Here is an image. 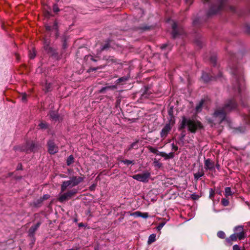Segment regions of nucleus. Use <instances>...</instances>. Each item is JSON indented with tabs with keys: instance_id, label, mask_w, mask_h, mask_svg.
Returning <instances> with one entry per match:
<instances>
[{
	"instance_id": "c9c22d12",
	"label": "nucleus",
	"mask_w": 250,
	"mask_h": 250,
	"mask_svg": "<svg viewBox=\"0 0 250 250\" xmlns=\"http://www.w3.org/2000/svg\"><path fill=\"white\" fill-rule=\"evenodd\" d=\"M214 191L212 189H210V192H209L210 198H212L214 196Z\"/></svg>"
},
{
	"instance_id": "1a4fd4ad",
	"label": "nucleus",
	"mask_w": 250,
	"mask_h": 250,
	"mask_svg": "<svg viewBox=\"0 0 250 250\" xmlns=\"http://www.w3.org/2000/svg\"><path fill=\"white\" fill-rule=\"evenodd\" d=\"M245 233L243 226H238L234 228L233 234H244Z\"/></svg>"
},
{
	"instance_id": "0eeeda50",
	"label": "nucleus",
	"mask_w": 250,
	"mask_h": 250,
	"mask_svg": "<svg viewBox=\"0 0 250 250\" xmlns=\"http://www.w3.org/2000/svg\"><path fill=\"white\" fill-rule=\"evenodd\" d=\"M47 144L48 150L50 154H54L58 152V148L52 141H49Z\"/></svg>"
},
{
	"instance_id": "4c0bfd02",
	"label": "nucleus",
	"mask_w": 250,
	"mask_h": 250,
	"mask_svg": "<svg viewBox=\"0 0 250 250\" xmlns=\"http://www.w3.org/2000/svg\"><path fill=\"white\" fill-rule=\"evenodd\" d=\"M136 145H137L136 142H134V143H132L130 145V147H129L128 150H130L131 149L134 148L135 146H136Z\"/></svg>"
},
{
	"instance_id": "aec40b11",
	"label": "nucleus",
	"mask_w": 250,
	"mask_h": 250,
	"mask_svg": "<svg viewBox=\"0 0 250 250\" xmlns=\"http://www.w3.org/2000/svg\"><path fill=\"white\" fill-rule=\"evenodd\" d=\"M156 235H149L147 243L150 244L156 241Z\"/></svg>"
},
{
	"instance_id": "6e6d98bb",
	"label": "nucleus",
	"mask_w": 250,
	"mask_h": 250,
	"mask_svg": "<svg viewBox=\"0 0 250 250\" xmlns=\"http://www.w3.org/2000/svg\"><path fill=\"white\" fill-rule=\"evenodd\" d=\"M90 188L92 189V188H93V187H90Z\"/></svg>"
},
{
	"instance_id": "9d476101",
	"label": "nucleus",
	"mask_w": 250,
	"mask_h": 250,
	"mask_svg": "<svg viewBox=\"0 0 250 250\" xmlns=\"http://www.w3.org/2000/svg\"><path fill=\"white\" fill-rule=\"evenodd\" d=\"M157 155L161 156L162 157L165 158V159H172L174 157V155L173 152H170L167 154L164 152H159Z\"/></svg>"
},
{
	"instance_id": "8fccbe9b",
	"label": "nucleus",
	"mask_w": 250,
	"mask_h": 250,
	"mask_svg": "<svg viewBox=\"0 0 250 250\" xmlns=\"http://www.w3.org/2000/svg\"><path fill=\"white\" fill-rule=\"evenodd\" d=\"M21 165L20 166H18V167H17V169H21Z\"/></svg>"
},
{
	"instance_id": "f8f14e48",
	"label": "nucleus",
	"mask_w": 250,
	"mask_h": 250,
	"mask_svg": "<svg viewBox=\"0 0 250 250\" xmlns=\"http://www.w3.org/2000/svg\"><path fill=\"white\" fill-rule=\"evenodd\" d=\"M129 75H127L125 77L120 78L116 81V84H120L121 83L125 82L129 80Z\"/></svg>"
},
{
	"instance_id": "4be33fe9",
	"label": "nucleus",
	"mask_w": 250,
	"mask_h": 250,
	"mask_svg": "<svg viewBox=\"0 0 250 250\" xmlns=\"http://www.w3.org/2000/svg\"><path fill=\"white\" fill-rule=\"evenodd\" d=\"M147 148L152 153L156 154L157 155V154L159 153H158L157 149L156 148H155L151 146H147Z\"/></svg>"
},
{
	"instance_id": "a878e982",
	"label": "nucleus",
	"mask_w": 250,
	"mask_h": 250,
	"mask_svg": "<svg viewBox=\"0 0 250 250\" xmlns=\"http://www.w3.org/2000/svg\"><path fill=\"white\" fill-rule=\"evenodd\" d=\"M109 47V42L108 41H107L104 45L102 46L101 50H104L105 49H107Z\"/></svg>"
},
{
	"instance_id": "c85d7f7f",
	"label": "nucleus",
	"mask_w": 250,
	"mask_h": 250,
	"mask_svg": "<svg viewBox=\"0 0 250 250\" xmlns=\"http://www.w3.org/2000/svg\"><path fill=\"white\" fill-rule=\"evenodd\" d=\"M141 214V212L137 211H136V212H134L131 213L130 215L132 216H135V217H140Z\"/></svg>"
},
{
	"instance_id": "6e6552de",
	"label": "nucleus",
	"mask_w": 250,
	"mask_h": 250,
	"mask_svg": "<svg viewBox=\"0 0 250 250\" xmlns=\"http://www.w3.org/2000/svg\"><path fill=\"white\" fill-rule=\"evenodd\" d=\"M214 163L208 159L205 161V168L206 169L212 170L214 169Z\"/></svg>"
},
{
	"instance_id": "7ed1b4c3",
	"label": "nucleus",
	"mask_w": 250,
	"mask_h": 250,
	"mask_svg": "<svg viewBox=\"0 0 250 250\" xmlns=\"http://www.w3.org/2000/svg\"><path fill=\"white\" fill-rule=\"evenodd\" d=\"M83 179L84 178L81 176H73L69 180L63 181L61 185V193L65 191L67 188H72L78 185Z\"/></svg>"
},
{
	"instance_id": "393cba45",
	"label": "nucleus",
	"mask_w": 250,
	"mask_h": 250,
	"mask_svg": "<svg viewBox=\"0 0 250 250\" xmlns=\"http://www.w3.org/2000/svg\"><path fill=\"white\" fill-rule=\"evenodd\" d=\"M229 200L223 198L221 200V204L225 207L228 206L229 205Z\"/></svg>"
},
{
	"instance_id": "a211bd4d",
	"label": "nucleus",
	"mask_w": 250,
	"mask_h": 250,
	"mask_svg": "<svg viewBox=\"0 0 250 250\" xmlns=\"http://www.w3.org/2000/svg\"><path fill=\"white\" fill-rule=\"evenodd\" d=\"M116 88H117V86L116 85H111V86H106V87H103L100 90V92H101V93L104 92V91L107 89H116Z\"/></svg>"
},
{
	"instance_id": "de8ad7c7",
	"label": "nucleus",
	"mask_w": 250,
	"mask_h": 250,
	"mask_svg": "<svg viewBox=\"0 0 250 250\" xmlns=\"http://www.w3.org/2000/svg\"><path fill=\"white\" fill-rule=\"evenodd\" d=\"M92 71H95L97 70L96 68H93L90 69Z\"/></svg>"
},
{
	"instance_id": "09e8293b",
	"label": "nucleus",
	"mask_w": 250,
	"mask_h": 250,
	"mask_svg": "<svg viewBox=\"0 0 250 250\" xmlns=\"http://www.w3.org/2000/svg\"><path fill=\"white\" fill-rule=\"evenodd\" d=\"M47 198H48V195H45V196H44V199H47Z\"/></svg>"
},
{
	"instance_id": "7c9ffc66",
	"label": "nucleus",
	"mask_w": 250,
	"mask_h": 250,
	"mask_svg": "<svg viewBox=\"0 0 250 250\" xmlns=\"http://www.w3.org/2000/svg\"><path fill=\"white\" fill-rule=\"evenodd\" d=\"M26 100H27L26 94L25 93H22L21 95V100L22 101V102H25V101H26Z\"/></svg>"
},
{
	"instance_id": "cd10ccee",
	"label": "nucleus",
	"mask_w": 250,
	"mask_h": 250,
	"mask_svg": "<svg viewBox=\"0 0 250 250\" xmlns=\"http://www.w3.org/2000/svg\"><path fill=\"white\" fill-rule=\"evenodd\" d=\"M122 162L127 165L130 164H134L133 161H130L128 160H123L122 161Z\"/></svg>"
},
{
	"instance_id": "49530a36",
	"label": "nucleus",
	"mask_w": 250,
	"mask_h": 250,
	"mask_svg": "<svg viewBox=\"0 0 250 250\" xmlns=\"http://www.w3.org/2000/svg\"><path fill=\"white\" fill-rule=\"evenodd\" d=\"M46 28L47 30H50V26H46Z\"/></svg>"
},
{
	"instance_id": "20e7f679",
	"label": "nucleus",
	"mask_w": 250,
	"mask_h": 250,
	"mask_svg": "<svg viewBox=\"0 0 250 250\" xmlns=\"http://www.w3.org/2000/svg\"><path fill=\"white\" fill-rule=\"evenodd\" d=\"M77 192V189H72L63 193H60L58 200L60 202L66 201L73 197Z\"/></svg>"
},
{
	"instance_id": "dca6fc26",
	"label": "nucleus",
	"mask_w": 250,
	"mask_h": 250,
	"mask_svg": "<svg viewBox=\"0 0 250 250\" xmlns=\"http://www.w3.org/2000/svg\"><path fill=\"white\" fill-rule=\"evenodd\" d=\"M232 195V192L231 190V188L229 187H226L225 188V196L227 197L229 196Z\"/></svg>"
},
{
	"instance_id": "4468645a",
	"label": "nucleus",
	"mask_w": 250,
	"mask_h": 250,
	"mask_svg": "<svg viewBox=\"0 0 250 250\" xmlns=\"http://www.w3.org/2000/svg\"><path fill=\"white\" fill-rule=\"evenodd\" d=\"M204 103V100H202L199 103V104L197 105V106H196V112H200L201 111L202 107L203 106Z\"/></svg>"
},
{
	"instance_id": "f704fd0d",
	"label": "nucleus",
	"mask_w": 250,
	"mask_h": 250,
	"mask_svg": "<svg viewBox=\"0 0 250 250\" xmlns=\"http://www.w3.org/2000/svg\"><path fill=\"white\" fill-rule=\"evenodd\" d=\"M154 163L155 164V166L158 167H160L162 166V164L156 160H155Z\"/></svg>"
},
{
	"instance_id": "2f4dec72",
	"label": "nucleus",
	"mask_w": 250,
	"mask_h": 250,
	"mask_svg": "<svg viewBox=\"0 0 250 250\" xmlns=\"http://www.w3.org/2000/svg\"><path fill=\"white\" fill-rule=\"evenodd\" d=\"M191 197L193 200H197L199 198V196L195 193L191 194Z\"/></svg>"
},
{
	"instance_id": "a19ab883",
	"label": "nucleus",
	"mask_w": 250,
	"mask_h": 250,
	"mask_svg": "<svg viewBox=\"0 0 250 250\" xmlns=\"http://www.w3.org/2000/svg\"><path fill=\"white\" fill-rule=\"evenodd\" d=\"M217 234H225V232L223 231H219L217 232Z\"/></svg>"
},
{
	"instance_id": "864d4df0",
	"label": "nucleus",
	"mask_w": 250,
	"mask_h": 250,
	"mask_svg": "<svg viewBox=\"0 0 250 250\" xmlns=\"http://www.w3.org/2000/svg\"><path fill=\"white\" fill-rule=\"evenodd\" d=\"M91 60L92 61H94V62H95V61H96V60H94V59L93 58H92L91 59Z\"/></svg>"
},
{
	"instance_id": "f3484780",
	"label": "nucleus",
	"mask_w": 250,
	"mask_h": 250,
	"mask_svg": "<svg viewBox=\"0 0 250 250\" xmlns=\"http://www.w3.org/2000/svg\"><path fill=\"white\" fill-rule=\"evenodd\" d=\"M172 27L173 29L172 31V36L173 38H175L176 36V35L177 34L176 32V28H177V24L175 22H174L172 25Z\"/></svg>"
},
{
	"instance_id": "2eb2a0df",
	"label": "nucleus",
	"mask_w": 250,
	"mask_h": 250,
	"mask_svg": "<svg viewBox=\"0 0 250 250\" xmlns=\"http://www.w3.org/2000/svg\"><path fill=\"white\" fill-rule=\"evenodd\" d=\"M52 90V84L50 83H46L43 88V90L45 92L50 91Z\"/></svg>"
},
{
	"instance_id": "6ab92c4d",
	"label": "nucleus",
	"mask_w": 250,
	"mask_h": 250,
	"mask_svg": "<svg viewBox=\"0 0 250 250\" xmlns=\"http://www.w3.org/2000/svg\"><path fill=\"white\" fill-rule=\"evenodd\" d=\"M50 116L54 120H57L58 118V114L54 111L50 113Z\"/></svg>"
},
{
	"instance_id": "f03ea898",
	"label": "nucleus",
	"mask_w": 250,
	"mask_h": 250,
	"mask_svg": "<svg viewBox=\"0 0 250 250\" xmlns=\"http://www.w3.org/2000/svg\"><path fill=\"white\" fill-rule=\"evenodd\" d=\"M187 126L188 129L192 133H195L196 131L202 127L200 122L190 119H187L183 117L180 127V129L185 128Z\"/></svg>"
},
{
	"instance_id": "473e14b6",
	"label": "nucleus",
	"mask_w": 250,
	"mask_h": 250,
	"mask_svg": "<svg viewBox=\"0 0 250 250\" xmlns=\"http://www.w3.org/2000/svg\"><path fill=\"white\" fill-rule=\"evenodd\" d=\"M140 217L144 218H147L148 217V214L147 212H145V213L141 212Z\"/></svg>"
},
{
	"instance_id": "9b49d317",
	"label": "nucleus",
	"mask_w": 250,
	"mask_h": 250,
	"mask_svg": "<svg viewBox=\"0 0 250 250\" xmlns=\"http://www.w3.org/2000/svg\"><path fill=\"white\" fill-rule=\"evenodd\" d=\"M170 130L169 125H166L162 129L161 132V136L162 137H165Z\"/></svg>"
},
{
	"instance_id": "e433bc0d",
	"label": "nucleus",
	"mask_w": 250,
	"mask_h": 250,
	"mask_svg": "<svg viewBox=\"0 0 250 250\" xmlns=\"http://www.w3.org/2000/svg\"><path fill=\"white\" fill-rule=\"evenodd\" d=\"M53 10L54 12H57L59 11V8H58V7L57 6L54 5Z\"/></svg>"
},
{
	"instance_id": "79ce46f5",
	"label": "nucleus",
	"mask_w": 250,
	"mask_h": 250,
	"mask_svg": "<svg viewBox=\"0 0 250 250\" xmlns=\"http://www.w3.org/2000/svg\"><path fill=\"white\" fill-rule=\"evenodd\" d=\"M163 226H164V225H163V224H162L160 225L158 227L157 229H161L163 227Z\"/></svg>"
},
{
	"instance_id": "ddd939ff",
	"label": "nucleus",
	"mask_w": 250,
	"mask_h": 250,
	"mask_svg": "<svg viewBox=\"0 0 250 250\" xmlns=\"http://www.w3.org/2000/svg\"><path fill=\"white\" fill-rule=\"evenodd\" d=\"M41 223H38L36 225H35L34 226H32L29 230V232L30 234H32L34 233L36 230L38 229L39 226H40Z\"/></svg>"
},
{
	"instance_id": "72a5a7b5",
	"label": "nucleus",
	"mask_w": 250,
	"mask_h": 250,
	"mask_svg": "<svg viewBox=\"0 0 250 250\" xmlns=\"http://www.w3.org/2000/svg\"><path fill=\"white\" fill-rule=\"evenodd\" d=\"M172 150L176 151L178 150V146L174 145V144L172 143L171 144Z\"/></svg>"
},
{
	"instance_id": "c756f323",
	"label": "nucleus",
	"mask_w": 250,
	"mask_h": 250,
	"mask_svg": "<svg viewBox=\"0 0 250 250\" xmlns=\"http://www.w3.org/2000/svg\"><path fill=\"white\" fill-rule=\"evenodd\" d=\"M36 56V53L34 50H33L32 52H30L29 53V57L30 59H34Z\"/></svg>"
},
{
	"instance_id": "f257e3e1",
	"label": "nucleus",
	"mask_w": 250,
	"mask_h": 250,
	"mask_svg": "<svg viewBox=\"0 0 250 250\" xmlns=\"http://www.w3.org/2000/svg\"><path fill=\"white\" fill-rule=\"evenodd\" d=\"M236 107L237 104L233 100L226 101L223 106L218 108L214 111L213 114L214 121L219 124L221 123L226 119V115Z\"/></svg>"
},
{
	"instance_id": "58836bf2",
	"label": "nucleus",
	"mask_w": 250,
	"mask_h": 250,
	"mask_svg": "<svg viewBox=\"0 0 250 250\" xmlns=\"http://www.w3.org/2000/svg\"><path fill=\"white\" fill-rule=\"evenodd\" d=\"M233 250H240L239 246L238 245H234L233 246Z\"/></svg>"
},
{
	"instance_id": "3c124183",
	"label": "nucleus",
	"mask_w": 250,
	"mask_h": 250,
	"mask_svg": "<svg viewBox=\"0 0 250 250\" xmlns=\"http://www.w3.org/2000/svg\"><path fill=\"white\" fill-rule=\"evenodd\" d=\"M79 227H82V226H83V224L82 223H80V224H79Z\"/></svg>"
},
{
	"instance_id": "a18cd8bd",
	"label": "nucleus",
	"mask_w": 250,
	"mask_h": 250,
	"mask_svg": "<svg viewBox=\"0 0 250 250\" xmlns=\"http://www.w3.org/2000/svg\"><path fill=\"white\" fill-rule=\"evenodd\" d=\"M219 236L221 239H224L225 238V235H219Z\"/></svg>"
},
{
	"instance_id": "bb28decb",
	"label": "nucleus",
	"mask_w": 250,
	"mask_h": 250,
	"mask_svg": "<svg viewBox=\"0 0 250 250\" xmlns=\"http://www.w3.org/2000/svg\"><path fill=\"white\" fill-rule=\"evenodd\" d=\"M202 79L205 81V82H208L209 81V79L208 78V74L206 73H204L202 76Z\"/></svg>"
},
{
	"instance_id": "37998d69",
	"label": "nucleus",
	"mask_w": 250,
	"mask_h": 250,
	"mask_svg": "<svg viewBox=\"0 0 250 250\" xmlns=\"http://www.w3.org/2000/svg\"><path fill=\"white\" fill-rule=\"evenodd\" d=\"M34 146H35V145H34V144H32V145H31V146H30V149H31V150H33V148H34Z\"/></svg>"
},
{
	"instance_id": "412c9836",
	"label": "nucleus",
	"mask_w": 250,
	"mask_h": 250,
	"mask_svg": "<svg viewBox=\"0 0 250 250\" xmlns=\"http://www.w3.org/2000/svg\"><path fill=\"white\" fill-rule=\"evenodd\" d=\"M74 162V157L72 155L69 156L67 159V164L68 166L70 165Z\"/></svg>"
},
{
	"instance_id": "c03bdc74",
	"label": "nucleus",
	"mask_w": 250,
	"mask_h": 250,
	"mask_svg": "<svg viewBox=\"0 0 250 250\" xmlns=\"http://www.w3.org/2000/svg\"><path fill=\"white\" fill-rule=\"evenodd\" d=\"M216 168H217L218 169H219V167H220V166H219V165L218 163H217V164H216Z\"/></svg>"
},
{
	"instance_id": "5fc2aeb1",
	"label": "nucleus",
	"mask_w": 250,
	"mask_h": 250,
	"mask_svg": "<svg viewBox=\"0 0 250 250\" xmlns=\"http://www.w3.org/2000/svg\"><path fill=\"white\" fill-rule=\"evenodd\" d=\"M90 188L92 189V188H93V187H90Z\"/></svg>"
},
{
	"instance_id": "603ef678",
	"label": "nucleus",
	"mask_w": 250,
	"mask_h": 250,
	"mask_svg": "<svg viewBox=\"0 0 250 250\" xmlns=\"http://www.w3.org/2000/svg\"><path fill=\"white\" fill-rule=\"evenodd\" d=\"M237 88H238V92H240V90L239 86H238Z\"/></svg>"
},
{
	"instance_id": "39448f33",
	"label": "nucleus",
	"mask_w": 250,
	"mask_h": 250,
	"mask_svg": "<svg viewBox=\"0 0 250 250\" xmlns=\"http://www.w3.org/2000/svg\"><path fill=\"white\" fill-rule=\"evenodd\" d=\"M150 176V174L149 172H146L143 173L134 175L132 176V178L138 181L146 183L148 181V178Z\"/></svg>"
},
{
	"instance_id": "423d86ee",
	"label": "nucleus",
	"mask_w": 250,
	"mask_h": 250,
	"mask_svg": "<svg viewBox=\"0 0 250 250\" xmlns=\"http://www.w3.org/2000/svg\"><path fill=\"white\" fill-rule=\"evenodd\" d=\"M245 238V235H230L229 237L227 238L225 241V244L226 245L231 246L233 243L237 241L241 240Z\"/></svg>"
},
{
	"instance_id": "b1692460",
	"label": "nucleus",
	"mask_w": 250,
	"mask_h": 250,
	"mask_svg": "<svg viewBox=\"0 0 250 250\" xmlns=\"http://www.w3.org/2000/svg\"><path fill=\"white\" fill-rule=\"evenodd\" d=\"M39 126L41 129H46L48 127V125L45 122H41L39 125Z\"/></svg>"
},
{
	"instance_id": "5701e85b",
	"label": "nucleus",
	"mask_w": 250,
	"mask_h": 250,
	"mask_svg": "<svg viewBox=\"0 0 250 250\" xmlns=\"http://www.w3.org/2000/svg\"><path fill=\"white\" fill-rule=\"evenodd\" d=\"M204 175L203 172H198L194 174V178L196 180L199 179L200 177L203 176Z\"/></svg>"
},
{
	"instance_id": "ea45409f",
	"label": "nucleus",
	"mask_w": 250,
	"mask_h": 250,
	"mask_svg": "<svg viewBox=\"0 0 250 250\" xmlns=\"http://www.w3.org/2000/svg\"><path fill=\"white\" fill-rule=\"evenodd\" d=\"M167 46V44H162L161 46V48L162 49H165Z\"/></svg>"
}]
</instances>
